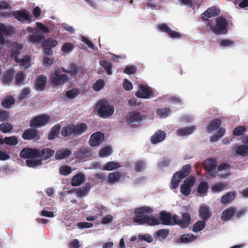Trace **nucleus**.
<instances>
[{"instance_id": "nucleus-59", "label": "nucleus", "mask_w": 248, "mask_h": 248, "mask_svg": "<svg viewBox=\"0 0 248 248\" xmlns=\"http://www.w3.org/2000/svg\"><path fill=\"white\" fill-rule=\"evenodd\" d=\"M104 85L105 82L101 79H99L93 84V88L95 91L98 92L104 87Z\"/></svg>"}, {"instance_id": "nucleus-29", "label": "nucleus", "mask_w": 248, "mask_h": 248, "mask_svg": "<svg viewBox=\"0 0 248 248\" xmlns=\"http://www.w3.org/2000/svg\"><path fill=\"white\" fill-rule=\"evenodd\" d=\"M236 192L234 191L227 192L221 198V202L223 204H227L232 202L236 196Z\"/></svg>"}, {"instance_id": "nucleus-43", "label": "nucleus", "mask_w": 248, "mask_h": 248, "mask_svg": "<svg viewBox=\"0 0 248 248\" xmlns=\"http://www.w3.org/2000/svg\"><path fill=\"white\" fill-rule=\"evenodd\" d=\"M153 212V209L151 207L144 206L137 208L135 210L136 214H151Z\"/></svg>"}, {"instance_id": "nucleus-16", "label": "nucleus", "mask_w": 248, "mask_h": 248, "mask_svg": "<svg viewBox=\"0 0 248 248\" xmlns=\"http://www.w3.org/2000/svg\"><path fill=\"white\" fill-rule=\"evenodd\" d=\"M23 48V45L17 42H14L12 45V49L11 50V56L14 58V61L18 60V56L21 53Z\"/></svg>"}, {"instance_id": "nucleus-49", "label": "nucleus", "mask_w": 248, "mask_h": 248, "mask_svg": "<svg viewBox=\"0 0 248 248\" xmlns=\"http://www.w3.org/2000/svg\"><path fill=\"white\" fill-rule=\"evenodd\" d=\"M235 152L237 154L241 156L248 155V147L246 145H240L236 148Z\"/></svg>"}, {"instance_id": "nucleus-57", "label": "nucleus", "mask_w": 248, "mask_h": 248, "mask_svg": "<svg viewBox=\"0 0 248 248\" xmlns=\"http://www.w3.org/2000/svg\"><path fill=\"white\" fill-rule=\"evenodd\" d=\"M14 73L12 70L6 71L3 77V81L4 83L7 84L10 82L13 78Z\"/></svg>"}, {"instance_id": "nucleus-18", "label": "nucleus", "mask_w": 248, "mask_h": 248, "mask_svg": "<svg viewBox=\"0 0 248 248\" xmlns=\"http://www.w3.org/2000/svg\"><path fill=\"white\" fill-rule=\"evenodd\" d=\"M199 217L204 220H207L212 216L210 207L204 204H202L199 210Z\"/></svg>"}, {"instance_id": "nucleus-9", "label": "nucleus", "mask_w": 248, "mask_h": 248, "mask_svg": "<svg viewBox=\"0 0 248 248\" xmlns=\"http://www.w3.org/2000/svg\"><path fill=\"white\" fill-rule=\"evenodd\" d=\"M158 28L160 31L166 33L171 38L179 39L182 37L180 32L171 30L166 23L159 24Z\"/></svg>"}, {"instance_id": "nucleus-36", "label": "nucleus", "mask_w": 248, "mask_h": 248, "mask_svg": "<svg viewBox=\"0 0 248 248\" xmlns=\"http://www.w3.org/2000/svg\"><path fill=\"white\" fill-rule=\"evenodd\" d=\"M58 44V42L52 38H47L42 41V46L44 47H55Z\"/></svg>"}, {"instance_id": "nucleus-31", "label": "nucleus", "mask_w": 248, "mask_h": 248, "mask_svg": "<svg viewBox=\"0 0 248 248\" xmlns=\"http://www.w3.org/2000/svg\"><path fill=\"white\" fill-rule=\"evenodd\" d=\"M196 129L195 126L180 128L177 130L176 133L178 136H185L191 134Z\"/></svg>"}, {"instance_id": "nucleus-17", "label": "nucleus", "mask_w": 248, "mask_h": 248, "mask_svg": "<svg viewBox=\"0 0 248 248\" xmlns=\"http://www.w3.org/2000/svg\"><path fill=\"white\" fill-rule=\"evenodd\" d=\"M47 79L44 75H39L34 82L35 89L39 91H44L46 88Z\"/></svg>"}, {"instance_id": "nucleus-12", "label": "nucleus", "mask_w": 248, "mask_h": 248, "mask_svg": "<svg viewBox=\"0 0 248 248\" xmlns=\"http://www.w3.org/2000/svg\"><path fill=\"white\" fill-rule=\"evenodd\" d=\"M22 137L25 140H38L40 139L38 131L34 128L26 129L23 132Z\"/></svg>"}, {"instance_id": "nucleus-60", "label": "nucleus", "mask_w": 248, "mask_h": 248, "mask_svg": "<svg viewBox=\"0 0 248 248\" xmlns=\"http://www.w3.org/2000/svg\"><path fill=\"white\" fill-rule=\"evenodd\" d=\"M60 173L63 175H68L72 172L71 168L68 166H62L59 169Z\"/></svg>"}, {"instance_id": "nucleus-56", "label": "nucleus", "mask_w": 248, "mask_h": 248, "mask_svg": "<svg viewBox=\"0 0 248 248\" xmlns=\"http://www.w3.org/2000/svg\"><path fill=\"white\" fill-rule=\"evenodd\" d=\"M79 93V90L77 88H75L67 91L66 92V95L69 98L73 99L77 97Z\"/></svg>"}, {"instance_id": "nucleus-42", "label": "nucleus", "mask_w": 248, "mask_h": 248, "mask_svg": "<svg viewBox=\"0 0 248 248\" xmlns=\"http://www.w3.org/2000/svg\"><path fill=\"white\" fill-rule=\"evenodd\" d=\"M205 226V220L198 221L194 224L192 227V231L194 232H198L204 229Z\"/></svg>"}, {"instance_id": "nucleus-3", "label": "nucleus", "mask_w": 248, "mask_h": 248, "mask_svg": "<svg viewBox=\"0 0 248 248\" xmlns=\"http://www.w3.org/2000/svg\"><path fill=\"white\" fill-rule=\"evenodd\" d=\"M144 115L140 112L134 110L129 112L125 116V122L131 127H138L143 120Z\"/></svg>"}, {"instance_id": "nucleus-58", "label": "nucleus", "mask_w": 248, "mask_h": 248, "mask_svg": "<svg viewBox=\"0 0 248 248\" xmlns=\"http://www.w3.org/2000/svg\"><path fill=\"white\" fill-rule=\"evenodd\" d=\"M246 131L245 126H239L235 127L233 130V134L235 136H240L243 135Z\"/></svg>"}, {"instance_id": "nucleus-28", "label": "nucleus", "mask_w": 248, "mask_h": 248, "mask_svg": "<svg viewBox=\"0 0 248 248\" xmlns=\"http://www.w3.org/2000/svg\"><path fill=\"white\" fill-rule=\"evenodd\" d=\"M87 128V125L85 123H81L74 124V136L78 137L81 135L86 132Z\"/></svg>"}, {"instance_id": "nucleus-54", "label": "nucleus", "mask_w": 248, "mask_h": 248, "mask_svg": "<svg viewBox=\"0 0 248 248\" xmlns=\"http://www.w3.org/2000/svg\"><path fill=\"white\" fill-rule=\"evenodd\" d=\"M88 153L86 149H81L75 153L74 155L76 158L79 160L84 159Z\"/></svg>"}, {"instance_id": "nucleus-10", "label": "nucleus", "mask_w": 248, "mask_h": 248, "mask_svg": "<svg viewBox=\"0 0 248 248\" xmlns=\"http://www.w3.org/2000/svg\"><path fill=\"white\" fill-rule=\"evenodd\" d=\"M13 15L16 19L21 22L25 21H27L29 23L31 22L32 16L27 10H17L14 11L13 13Z\"/></svg>"}, {"instance_id": "nucleus-7", "label": "nucleus", "mask_w": 248, "mask_h": 248, "mask_svg": "<svg viewBox=\"0 0 248 248\" xmlns=\"http://www.w3.org/2000/svg\"><path fill=\"white\" fill-rule=\"evenodd\" d=\"M49 118V116L44 114L36 116L31 119L30 126L34 128L44 126L47 123Z\"/></svg>"}, {"instance_id": "nucleus-38", "label": "nucleus", "mask_w": 248, "mask_h": 248, "mask_svg": "<svg viewBox=\"0 0 248 248\" xmlns=\"http://www.w3.org/2000/svg\"><path fill=\"white\" fill-rule=\"evenodd\" d=\"M120 164L116 162L110 161L106 163L104 166L103 169L106 170H112L114 169L120 168Z\"/></svg>"}, {"instance_id": "nucleus-33", "label": "nucleus", "mask_w": 248, "mask_h": 248, "mask_svg": "<svg viewBox=\"0 0 248 248\" xmlns=\"http://www.w3.org/2000/svg\"><path fill=\"white\" fill-rule=\"evenodd\" d=\"M169 233V230L168 229H160L154 233V236L155 239L162 241L168 236Z\"/></svg>"}, {"instance_id": "nucleus-6", "label": "nucleus", "mask_w": 248, "mask_h": 248, "mask_svg": "<svg viewBox=\"0 0 248 248\" xmlns=\"http://www.w3.org/2000/svg\"><path fill=\"white\" fill-rule=\"evenodd\" d=\"M191 218L189 214L185 213L182 214V219H179L178 215L175 214L172 217L171 222L173 224L179 225L181 228H187L190 223Z\"/></svg>"}, {"instance_id": "nucleus-46", "label": "nucleus", "mask_w": 248, "mask_h": 248, "mask_svg": "<svg viewBox=\"0 0 248 248\" xmlns=\"http://www.w3.org/2000/svg\"><path fill=\"white\" fill-rule=\"evenodd\" d=\"M147 215H135L133 218V221L138 225H143L146 224V222Z\"/></svg>"}, {"instance_id": "nucleus-22", "label": "nucleus", "mask_w": 248, "mask_h": 248, "mask_svg": "<svg viewBox=\"0 0 248 248\" xmlns=\"http://www.w3.org/2000/svg\"><path fill=\"white\" fill-rule=\"evenodd\" d=\"M15 101L16 100L14 97L8 95L3 97L1 101V105L3 108L9 109L15 105Z\"/></svg>"}, {"instance_id": "nucleus-61", "label": "nucleus", "mask_w": 248, "mask_h": 248, "mask_svg": "<svg viewBox=\"0 0 248 248\" xmlns=\"http://www.w3.org/2000/svg\"><path fill=\"white\" fill-rule=\"evenodd\" d=\"M208 186L205 182L201 183L197 188V192L199 193H205L207 192Z\"/></svg>"}, {"instance_id": "nucleus-27", "label": "nucleus", "mask_w": 248, "mask_h": 248, "mask_svg": "<svg viewBox=\"0 0 248 248\" xmlns=\"http://www.w3.org/2000/svg\"><path fill=\"white\" fill-rule=\"evenodd\" d=\"M191 170V167L190 164L184 165L181 170L174 173V177L177 175L179 179H184L189 174Z\"/></svg>"}, {"instance_id": "nucleus-8", "label": "nucleus", "mask_w": 248, "mask_h": 248, "mask_svg": "<svg viewBox=\"0 0 248 248\" xmlns=\"http://www.w3.org/2000/svg\"><path fill=\"white\" fill-rule=\"evenodd\" d=\"M195 178L193 177H187L180 186L181 192L185 196H188L191 191V187L195 183Z\"/></svg>"}, {"instance_id": "nucleus-15", "label": "nucleus", "mask_w": 248, "mask_h": 248, "mask_svg": "<svg viewBox=\"0 0 248 248\" xmlns=\"http://www.w3.org/2000/svg\"><path fill=\"white\" fill-rule=\"evenodd\" d=\"M159 220L160 224L164 225H172L171 222L172 215L164 210L161 211L159 213Z\"/></svg>"}, {"instance_id": "nucleus-37", "label": "nucleus", "mask_w": 248, "mask_h": 248, "mask_svg": "<svg viewBox=\"0 0 248 248\" xmlns=\"http://www.w3.org/2000/svg\"><path fill=\"white\" fill-rule=\"evenodd\" d=\"M31 57L29 55H26L24 58L16 60V61H15L16 62H18L20 65L23 66L24 68H28L31 66L30 62H31Z\"/></svg>"}, {"instance_id": "nucleus-53", "label": "nucleus", "mask_w": 248, "mask_h": 248, "mask_svg": "<svg viewBox=\"0 0 248 248\" xmlns=\"http://www.w3.org/2000/svg\"><path fill=\"white\" fill-rule=\"evenodd\" d=\"M112 153V149L109 146H107L100 149L99 152V156L101 157L108 156Z\"/></svg>"}, {"instance_id": "nucleus-45", "label": "nucleus", "mask_w": 248, "mask_h": 248, "mask_svg": "<svg viewBox=\"0 0 248 248\" xmlns=\"http://www.w3.org/2000/svg\"><path fill=\"white\" fill-rule=\"evenodd\" d=\"M3 143L8 145H16L18 144V139L16 136H10L5 137L3 139Z\"/></svg>"}, {"instance_id": "nucleus-44", "label": "nucleus", "mask_w": 248, "mask_h": 248, "mask_svg": "<svg viewBox=\"0 0 248 248\" xmlns=\"http://www.w3.org/2000/svg\"><path fill=\"white\" fill-rule=\"evenodd\" d=\"M146 168V162L143 160H137L134 164V169L136 172H140Z\"/></svg>"}, {"instance_id": "nucleus-64", "label": "nucleus", "mask_w": 248, "mask_h": 248, "mask_svg": "<svg viewBox=\"0 0 248 248\" xmlns=\"http://www.w3.org/2000/svg\"><path fill=\"white\" fill-rule=\"evenodd\" d=\"M78 73V69L76 64L71 63L69 67L68 74L71 77H75Z\"/></svg>"}, {"instance_id": "nucleus-39", "label": "nucleus", "mask_w": 248, "mask_h": 248, "mask_svg": "<svg viewBox=\"0 0 248 248\" xmlns=\"http://www.w3.org/2000/svg\"><path fill=\"white\" fill-rule=\"evenodd\" d=\"M0 124V130L3 133H8L10 132L13 129V125L7 122H2Z\"/></svg>"}, {"instance_id": "nucleus-23", "label": "nucleus", "mask_w": 248, "mask_h": 248, "mask_svg": "<svg viewBox=\"0 0 248 248\" xmlns=\"http://www.w3.org/2000/svg\"><path fill=\"white\" fill-rule=\"evenodd\" d=\"M54 154V151L48 148H45L41 150H38V158L42 159H47L52 156Z\"/></svg>"}, {"instance_id": "nucleus-34", "label": "nucleus", "mask_w": 248, "mask_h": 248, "mask_svg": "<svg viewBox=\"0 0 248 248\" xmlns=\"http://www.w3.org/2000/svg\"><path fill=\"white\" fill-rule=\"evenodd\" d=\"M60 130V125L55 124L52 127L48 135V139L49 140H53L58 137Z\"/></svg>"}, {"instance_id": "nucleus-52", "label": "nucleus", "mask_w": 248, "mask_h": 248, "mask_svg": "<svg viewBox=\"0 0 248 248\" xmlns=\"http://www.w3.org/2000/svg\"><path fill=\"white\" fill-rule=\"evenodd\" d=\"M27 165L29 167H34L42 164L41 159H35L34 158L27 159L26 161Z\"/></svg>"}, {"instance_id": "nucleus-19", "label": "nucleus", "mask_w": 248, "mask_h": 248, "mask_svg": "<svg viewBox=\"0 0 248 248\" xmlns=\"http://www.w3.org/2000/svg\"><path fill=\"white\" fill-rule=\"evenodd\" d=\"M219 10L216 6H212L208 8L204 11L203 14V16L202 17V20L207 21L209 18L216 16L219 14Z\"/></svg>"}, {"instance_id": "nucleus-2", "label": "nucleus", "mask_w": 248, "mask_h": 248, "mask_svg": "<svg viewBox=\"0 0 248 248\" xmlns=\"http://www.w3.org/2000/svg\"><path fill=\"white\" fill-rule=\"evenodd\" d=\"M210 30L216 35L225 34L228 32V21L219 16L216 19V24L210 27Z\"/></svg>"}, {"instance_id": "nucleus-48", "label": "nucleus", "mask_w": 248, "mask_h": 248, "mask_svg": "<svg viewBox=\"0 0 248 248\" xmlns=\"http://www.w3.org/2000/svg\"><path fill=\"white\" fill-rule=\"evenodd\" d=\"M14 29L11 26L6 27L3 23H0V34H11L13 32Z\"/></svg>"}, {"instance_id": "nucleus-20", "label": "nucleus", "mask_w": 248, "mask_h": 248, "mask_svg": "<svg viewBox=\"0 0 248 248\" xmlns=\"http://www.w3.org/2000/svg\"><path fill=\"white\" fill-rule=\"evenodd\" d=\"M166 133L162 130L157 131L151 138V141L154 144H156L162 141L166 138Z\"/></svg>"}, {"instance_id": "nucleus-4", "label": "nucleus", "mask_w": 248, "mask_h": 248, "mask_svg": "<svg viewBox=\"0 0 248 248\" xmlns=\"http://www.w3.org/2000/svg\"><path fill=\"white\" fill-rule=\"evenodd\" d=\"M68 78L66 74H62V71L60 68H55L54 73H51L50 80L52 85L57 86L67 82Z\"/></svg>"}, {"instance_id": "nucleus-55", "label": "nucleus", "mask_w": 248, "mask_h": 248, "mask_svg": "<svg viewBox=\"0 0 248 248\" xmlns=\"http://www.w3.org/2000/svg\"><path fill=\"white\" fill-rule=\"evenodd\" d=\"M8 111L0 109V122H8L10 118Z\"/></svg>"}, {"instance_id": "nucleus-14", "label": "nucleus", "mask_w": 248, "mask_h": 248, "mask_svg": "<svg viewBox=\"0 0 248 248\" xmlns=\"http://www.w3.org/2000/svg\"><path fill=\"white\" fill-rule=\"evenodd\" d=\"M20 156L21 158H33L38 157V149L32 148H24L20 153Z\"/></svg>"}, {"instance_id": "nucleus-50", "label": "nucleus", "mask_w": 248, "mask_h": 248, "mask_svg": "<svg viewBox=\"0 0 248 248\" xmlns=\"http://www.w3.org/2000/svg\"><path fill=\"white\" fill-rule=\"evenodd\" d=\"M227 184L224 183H218L212 187V190L214 192H219L226 189Z\"/></svg>"}, {"instance_id": "nucleus-51", "label": "nucleus", "mask_w": 248, "mask_h": 248, "mask_svg": "<svg viewBox=\"0 0 248 248\" xmlns=\"http://www.w3.org/2000/svg\"><path fill=\"white\" fill-rule=\"evenodd\" d=\"M146 224L149 226H155L160 224V222L158 218L147 215Z\"/></svg>"}, {"instance_id": "nucleus-41", "label": "nucleus", "mask_w": 248, "mask_h": 248, "mask_svg": "<svg viewBox=\"0 0 248 248\" xmlns=\"http://www.w3.org/2000/svg\"><path fill=\"white\" fill-rule=\"evenodd\" d=\"M45 39V36L43 34L39 35H30L29 37V40L31 43L39 44L42 43Z\"/></svg>"}, {"instance_id": "nucleus-62", "label": "nucleus", "mask_w": 248, "mask_h": 248, "mask_svg": "<svg viewBox=\"0 0 248 248\" xmlns=\"http://www.w3.org/2000/svg\"><path fill=\"white\" fill-rule=\"evenodd\" d=\"M182 179L179 178L178 175H176L174 177V173L173 174L172 178L171 180V186L172 188L176 189L179 186L180 182Z\"/></svg>"}, {"instance_id": "nucleus-21", "label": "nucleus", "mask_w": 248, "mask_h": 248, "mask_svg": "<svg viewBox=\"0 0 248 248\" xmlns=\"http://www.w3.org/2000/svg\"><path fill=\"white\" fill-rule=\"evenodd\" d=\"M222 124V122L220 119L218 118H215L212 121L206 126V130L208 133H211L213 131L217 130L220 128Z\"/></svg>"}, {"instance_id": "nucleus-47", "label": "nucleus", "mask_w": 248, "mask_h": 248, "mask_svg": "<svg viewBox=\"0 0 248 248\" xmlns=\"http://www.w3.org/2000/svg\"><path fill=\"white\" fill-rule=\"evenodd\" d=\"M100 64L106 70L108 75L112 74V64L110 62L107 60H102L100 61Z\"/></svg>"}, {"instance_id": "nucleus-30", "label": "nucleus", "mask_w": 248, "mask_h": 248, "mask_svg": "<svg viewBox=\"0 0 248 248\" xmlns=\"http://www.w3.org/2000/svg\"><path fill=\"white\" fill-rule=\"evenodd\" d=\"M72 154V151L69 149L60 150L56 152L55 157L56 159H63L68 157Z\"/></svg>"}, {"instance_id": "nucleus-13", "label": "nucleus", "mask_w": 248, "mask_h": 248, "mask_svg": "<svg viewBox=\"0 0 248 248\" xmlns=\"http://www.w3.org/2000/svg\"><path fill=\"white\" fill-rule=\"evenodd\" d=\"M153 93L152 90L150 87L140 85L139 90L135 93V95L141 98H149Z\"/></svg>"}, {"instance_id": "nucleus-35", "label": "nucleus", "mask_w": 248, "mask_h": 248, "mask_svg": "<svg viewBox=\"0 0 248 248\" xmlns=\"http://www.w3.org/2000/svg\"><path fill=\"white\" fill-rule=\"evenodd\" d=\"M91 187L89 183L83 186L79 187L77 189L76 194L78 197H82L86 195L90 190Z\"/></svg>"}, {"instance_id": "nucleus-32", "label": "nucleus", "mask_w": 248, "mask_h": 248, "mask_svg": "<svg viewBox=\"0 0 248 248\" xmlns=\"http://www.w3.org/2000/svg\"><path fill=\"white\" fill-rule=\"evenodd\" d=\"M62 137H68L72 134L74 135V124H69L67 125L64 126L61 131V133Z\"/></svg>"}, {"instance_id": "nucleus-40", "label": "nucleus", "mask_w": 248, "mask_h": 248, "mask_svg": "<svg viewBox=\"0 0 248 248\" xmlns=\"http://www.w3.org/2000/svg\"><path fill=\"white\" fill-rule=\"evenodd\" d=\"M197 236L193 234H184L180 237V241L181 243H189L195 240Z\"/></svg>"}, {"instance_id": "nucleus-26", "label": "nucleus", "mask_w": 248, "mask_h": 248, "mask_svg": "<svg viewBox=\"0 0 248 248\" xmlns=\"http://www.w3.org/2000/svg\"><path fill=\"white\" fill-rule=\"evenodd\" d=\"M85 176L82 172H79L74 175L72 179L71 185L77 186L80 185L85 181Z\"/></svg>"}, {"instance_id": "nucleus-11", "label": "nucleus", "mask_w": 248, "mask_h": 248, "mask_svg": "<svg viewBox=\"0 0 248 248\" xmlns=\"http://www.w3.org/2000/svg\"><path fill=\"white\" fill-rule=\"evenodd\" d=\"M104 135L100 131L96 132L90 137L89 143L91 146L96 147L99 146L104 140Z\"/></svg>"}, {"instance_id": "nucleus-1", "label": "nucleus", "mask_w": 248, "mask_h": 248, "mask_svg": "<svg viewBox=\"0 0 248 248\" xmlns=\"http://www.w3.org/2000/svg\"><path fill=\"white\" fill-rule=\"evenodd\" d=\"M98 115L102 118H107L111 116L114 111L113 105H110L108 101L102 99L96 104Z\"/></svg>"}, {"instance_id": "nucleus-63", "label": "nucleus", "mask_w": 248, "mask_h": 248, "mask_svg": "<svg viewBox=\"0 0 248 248\" xmlns=\"http://www.w3.org/2000/svg\"><path fill=\"white\" fill-rule=\"evenodd\" d=\"M170 113V110L167 108H159L157 110V113L160 116L166 117Z\"/></svg>"}, {"instance_id": "nucleus-5", "label": "nucleus", "mask_w": 248, "mask_h": 248, "mask_svg": "<svg viewBox=\"0 0 248 248\" xmlns=\"http://www.w3.org/2000/svg\"><path fill=\"white\" fill-rule=\"evenodd\" d=\"M203 166L205 171L212 177H215L217 173L216 168L217 166V160L215 159L208 158L205 160L203 163Z\"/></svg>"}, {"instance_id": "nucleus-25", "label": "nucleus", "mask_w": 248, "mask_h": 248, "mask_svg": "<svg viewBox=\"0 0 248 248\" xmlns=\"http://www.w3.org/2000/svg\"><path fill=\"white\" fill-rule=\"evenodd\" d=\"M122 177V174L119 171L110 172L108 174V183L112 185L119 182Z\"/></svg>"}, {"instance_id": "nucleus-24", "label": "nucleus", "mask_w": 248, "mask_h": 248, "mask_svg": "<svg viewBox=\"0 0 248 248\" xmlns=\"http://www.w3.org/2000/svg\"><path fill=\"white\" fill-rule=\"evenodd\" d=\"M236 208L230 207L225 209L222 213L221 219L224 221L230 220L235 215Z\"/></svg>"}]
</instances>
